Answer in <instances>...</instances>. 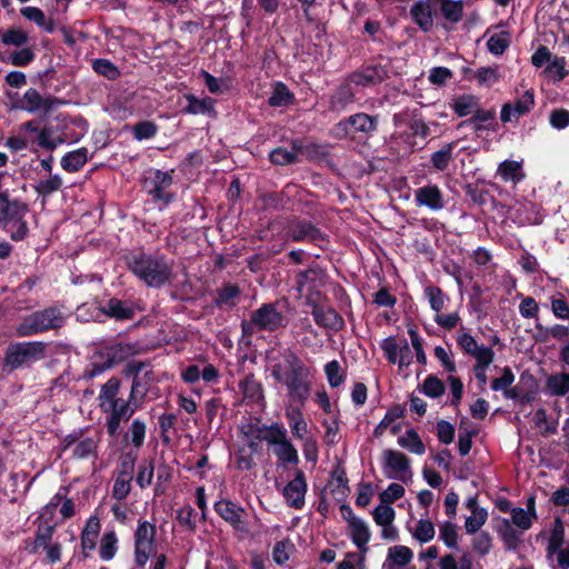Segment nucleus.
<instances>
[{
	"label": "nucleus",
	"mask_w": 569,
	"mask_h": 569,
	"mask_svg": "<svg viewBox=\"0 0 569 569\" xmlns=\"http://www.w3.org/2000/svg\"><path fill=\"white\" fill-rule=\"evenodd\" d=\"M28 207L10 194L8 190L0 191V228L6 231L13 241H20L28 234V224L24 216Z\"/></svg>",
	"instance_id": "f257e3e1"
},
{
	"label": "nucleus",
	"mask_w": 569,
	"mask_h": 569,
	"mask_svg": "<svg viewBox=\"0 0 569 569\" xmlns=\"http://www.w3.org/2000/svg\"><path fill=\"white\" fill-rule=\"evenodd\" d=\"M129 268L149 287H161L172 276V266L162 256L136 254L129 260Z\"/></svg>",
	"instance_id": "f03ea898"
},
{
	"label": "nucleus",
	"mask_w": 569,
	"mask_h": 569,
	"mask_svg": "<svg viewBox=\"0 0 569 569\" xmlns=\"http://www.w3.org/2000/svg\"><path fill=\"white\" fill-rule=\"evenodd\" d=\"M69 313L62 306H50L27 316L16 328L19 337H30L63 327Z\"/></svg>",
	"instance_id": "7ed1b4c3"
},
{
	"label": "nucleus",
	"mask_w": 569,
	"mask_h": 569,
	"mask_svg": "<svg viewBox=\"0 0 569 569\" xmlns=\"http://www.w3.org/2000/svg\"><path fill=\"white\" fill-rule=\"evenodd\" d=\"M272 373L279 382L288 387L291 397L302 400L308 396L309 387L302 367L286 361L284 363L274 366Z\"/></svg>",
	"instance_id": "20e7f679"
},
{
	"label": "nucleus",
	"mask_w": 569,
	"mask_h": 569,
	"mask_svg": "<svg viewBox=\"0 0 569 569\" xmlns=\"http://www.w3.org/2000/svg\"><path fill=\"white\" fill-rule=\"evenodd\" d=\"M299 297L305 305L311 307V313L317 323H320V272L310 268L297 277Z\"/></svg>",
	"instance_id": "39448f33"
},
{
	"label": "nucleus",
	"mask_w": 569,
	"mask_h": 569,
	"mask_svg": "<svg viewBox=\"0 0 569 569\" xmlns=\"http://www.w3.org/2000/svg\"><path fill=\"white\" fill-rule=\"evenodd\" d=\"M257 439H264L273 447V452L282 462L297 463L298 453L291 442L287 439L286 430L277 425L258 428Z\"/></svg>",
	"instance_id": "423d86ee"
},
{
	"label": "nucleus",
	"mask_w": 569,
	"mask_h": 569,
	"mask_svg": "<svg viewBox=\"0 0 569 569\" xmlns=\"http://www.w3.org/2000/svg\"><path fill=\"white\" fill-rule=\"evenodd\" d=\"M157 528L147 520H139L133 535L134 562L138 567H144L149 558L154 555Z\"/></svg>",
	"instance_id": "0eeeda50"
},
{
	"label": "nucleus",
	"mask_w": 569,
	"mask_h": 569,
	"mask_svg": "<svg viewBox=\"0 0 569 569\" xmlns=\"http://www.w3.org/2000/svg\"><path fill=\"white\" fill-rule=\"evenodd\" d=\"M47 343L42 341L10 343L6 352V363L18 368L30 361L44 358Z\"/></svg>",
	"instance_id": "6e6552de"
},
{
	"label": "nucleus",
	"mask_w": 569,
	"mask_h": 569,
	"mask_svg": "<svg viewBox=\"0 0 569 569\" xmlns=\"http://www.w3.org/2000/svg\"><path fill=\"white\" fill-rule=\"evenodd\" d=\"M284 325L283 315L277 309V303H266L251 313L250 321L243 322V330L273 331Z\"/></svg>",
	"instance_id": "1a4fd4ad"
},
{
	"label": "nucleus",
	"mask_w": 569,
	"mask_h": 569,
	"mask_svg": "<svg viewBox=\"0 0 569 569\" xmlns=\"http://www.w3.org/2000/svg\"><path fill=\"white\" fill-rule=\"evenodd\" d=\"M381 465L388 479L406 481L403 475L411 473L410 459L398 450L385 449L382 451Z\"/></svg>",
	"instance_id": "9d476101"
},
{
	"label": "nucleus",
	"mask_w": 569,
	"mask_h": 569,
	"mask_svg": "<svg viewBox=\"0 0 569 569\" xmlns=\"http://www.w3.org/2000/svg\"><path fill=\"white\" fill-rule=\"evenodd\" d=\"M389 77V66L379 62L363 64L349 76V82L358 87H371L381 83Z\"/></svg>",
	"instance_id": "9b49d317"
},
{
	"label": "nucleus",
	"mask_w": 569,
	"mask_h": 569,
	"mask_svg": "<svg viewBox=\"0 0 569 569\" xmlns=\"http://www.w3.org/2000/svg\"><path fill=\"white\" fill-rule=\"evenodd\" d=\"M140 407V405L131 399L129 396L128 399H120L114 406H112L106 413H108L107 418V431L110 436H114L118 433L120 429V425L122 421H128L134 411Z\"/></svg>",
	"instance_id": "f8f14e48"
},
{
	"label": "nucleus",
	"mask_w": 569,
	"mask_h": 569,
	"mask_svg": "<svg viewBox=\"0 0 569 569\" xmlns=\"http://www.w3.org/2000/svg\"><path fill=\"white\" fill-rule=\"evenodd\" d=\"M538 393V380L528 370L521 372L519 382L506 391V398L529 405L535 401Z\"/></svg>",
	"instance_id": "ddd939ff"
},
{
	"label": "nucleus",
	"mask_w": 569,
	"mask_h": 569,
	"mask_svg": "<svg viewBox=\"0 0 569 569\" xmlns=\"http://www.w3.org/2000/svg\"><path fill=\"white\" fill-rule=\"evenodd\" d=\"M535 107V91L533 89L526 90L522 94L516 98L513 102H506L501 107L500 120L503 123L511 122L512 118H519L528 114Z\"/></svg>",
	"instance_id": "4468645a"
},
{
	"label": "nucleus",
	"mask_w": 569,
	"mask_h": 569,
	"mask_svg": "<svg viewBox=\"0 0 569 569\" xmlns=\"http://www.w3.org/2000/svg\"><path fill=\"white\" fill-rule=\"evenodd\" d=\"M216 512L238 531L247 530V511L229 499H221L214 503Z\"/></svg>",
	"instance_id": "2eb2a0df"
},
{
	"label": "nucleus",
	"mask_w": 569,
	"mask_h": 569,
	"mask_svg": "<svg viewBox=\"0 0 569 569\" xmlns=\"http://www.w3.org/2000/svg\"><path fill=\"white\" fill-rule=\"evenodd\" d=\"M410 17L422 32L433 29V19L438 16L436 0H418L410 7Z\"/></svg>",
	"instance_id": "dca6fc26"
},
{
	"label": "nucleus",
	"mask_w": 569,
	"mask_h": 569,
	"mask_svg": "<svg viewBox=\"0 0 569 569\" xmlns=\"http://www.w3.org/2000/svg\"><path fill=\"white\" fill-rule=\"evenodd\" d=\"M172 184V177L168 172L150 170L143 180V188L153 196L156 200L169 203L171 196L166 190Z\"/></svg>",
	"instance_id": "f3484780"
},
{
	"label": "nucleus",
	"mask_w": 569,
	"mask_h": 569,
	"mask_svg": "<svg viewBox=\"0 0 569 569\" xmlns=\"http://www.w3.org/2000/svg\"><path fill=\"white\" fill-rule=\"evenodd\" d=\"M59 103L60 101L58 99L51 97H42L38 90L30 88L24 92L23 97L19 101V108L28 112H49Z\"/></svg>",
	"instance_id": "a211bd4d"
},
{
	"label": "nucleus",
	"mask_w": 569,
	"mask_h": 569,
	"mask_svg": "<svg viewBox=\"0 0 569 569\" xmlns=\"http://www.w3.org/2000/svg\"><path fill=\"white\" fill-rule=\"evenodd\" d=\"M134 461L133 457L127 456L121 462V469L118 472L112 489V497L117 500H123L130 492Z\"/></svg>",
	"instance_id": "6ab92c4d"
},
{
	"label": "nucleus",
	"mask_w": 569,
	"mask_h": 569,
	"mask_svg": "<svg viewBox=\"0 0 569 569\" xmlns=\"http://www.w3.org/2000/svg\"><path fill=\"white\" fill-rule=\"evenodd\" d=\"M472 126L476 132L479 131H496L498 128V123L496 121V110L491 109H481L479 106L476 108L471 117L467 120L460 122L458 128H463Z\"/></svg>",
	"instance_id": "aec40b11"
},
{
	"label": "nucleus",
	"mask_w": 569,
	"mask_h": 569,
	"mask_svg": "<svg viewBox=\"0 0 569 569\" xmlns=\"http://www.w3.org/2000/svg\"><path fill=\"white\" fill-rule=\"evenodd\" d=\"M348 482L349 480L347 478L343 462L341 460H338L330 473V479L328 483L326 485V487H322V493L328 488L336 500H343L346 499L350 491Z\"/></svg>",
	"instance_id": "412c9836"
},
{
	"label": "nucleus",
	"mask_w": 569,
	"mask_h": 569,
	"mask_svg": "<svg viewBox=\"0 0 569 569\" xmlns=\"http://www.w3.org/2000/svg\"><path fill=\"white\" fill-rule=\"evenodd\" d=\"M352 140L370 137L378 130V116L358 112L348 117Z\"/></svg>",
	"instance_id": "4be33fe9"
},
{
	"label": "nucleus",
	"mask_w": 569,
	"mask_h": 569,
	"mask_svg": "<svg viewBox=\"0 0 569 569\" xmlns=\"http://www.w3.org/2000/svg\"><path fill=\"white\" fill-rule=\"evenodd\" d=\"M415 200L418 206H425L433 211L445 207L443 194L437 184L429 183L415 191Z\"/></svg>",
	"instance_id": "5701e85b"
},
{
	"label": "nucleus",
	"mask_w": 569,
	"mask_h": 569,
	"mask_svg": "<svg viewBox=\"0 0 569 569\" xmlns=\"http://www.w3.org/2000/svg\"><path fill=\"white\" fill-rule=\"evenodd\" d=\"M143 363H133L129 367V371L134 373V378L131 385L130 397L134 401H137L140 406L142 405L147 392H148V383L152 379V372L146 371L142 376H140L141 370L143 369Z\"/></svg>",
	"instance_id": "b1692460"
},
{
	"label": "nucleus",
	"mask_w": 569,
	"mask_h": 569,
	"mask_svg": "<svg viewBox=\"0 0 569 569\" xmlns=\"http://www.w3.org/2000/svg\"><path fill=\"white\" fill-rule=\"evenodd\" d=\"M121 382L118 378H110L104 385L101 386L98 395L99 407L103 412H107L114 403L122 399L120 397Z\"/></svg>",
	"instance_id": "393cba45"
},
{
	"label": "nucleus",
	"mask_w": 569,
	"mask_h": 569,
	"mask_svg": "<svg viewBox=\"0 0 569 569\" xmlns=\"http://www.w3.org/2000/svg\"><path fill=\"white\" fill-rule=\"evenodd\" d=\"M437 11L442 18L451 23L457 24L463 17V1L461 0H436Z\"/></svg>",
	"instance_id": "a878e982"
},
{
	"label": "nucleus",
	"mask_w": 569,
	"mask_h": 569,
	"mask_svg": "<svg viewBox=\"0 0 569 569\" xmlns=\"http://www.w3.org/2000/svg\"><path fill=\"white\" fill-rule=\"evenodd\" d=\"M306 493V482L301 473L291 480L283 489V496L291 507L300 508Z\"/></svg>",
	"instance_id": "bb28decb"
},
{
	"label": "nucleus",
	"mask_w": 569,
	"mask_h": 569,
	"mask_svg": "<svg viewBox=\"0 0 569 569\" xmlns=\"http://www.w3.org/2000/svg\"><path fill=\"white\" fill-rule=\"evenodd\" d=\"M355 93L350 87V82L339 86L329 100L328 109L332 112H341L347 106L353 102Z\"/></svg>",
	"instance_id": "cd10ccee"
},
{
	"label": "nucleus",
	"mask_w": 569,
	"mask_h": 569,
	"mask_svg": "<svg viewBox=\"0 0 569 569\" xmlns=\"http://www.w3.org/2000/svg\"><path fill=\"white\" fill-rule=\"evenodd\" d=\"M546 392L552 397H563L569 392V373H551L546 379Z\"/></svg>",
	"instance_id": "c85d7f7f"
},
{
	"label": "nucleus",
	"mask_w": 569,
	"mask_h": 569,
	"mask_svg": "<svg viewBox=\"0 0 569 569\" xmlns=\"http://www.w3.org/2000/svg\"><path fill=\"white\" fill-rule=\"evenodd\" d=\"M350 528V536L352 542L360 551H367V543L370 540V530L361 519H352Z\"/></svg>",
	"instance_id": "c756f323"
},
{
	"label": "nucleus",
	"mask_w": 569,
	"mask_h": 569,
	"mask_svg": "<svg viewBox=\"0 0 569 569\" xmlns=\"http://www.w3.org/2000/svg\"><path fill=\"white\" fill-rule=\"evenodd\" d=\"M412 558L413 552L409 547L401 545L390 547L383 568L388 562H391L388 565L389 569H393V566L405 567L412 560Z\"/></svg>",
	"instance_id": "7c9ffc66"
},
{
	"label": "nucleus",
	"mask_w": 569,
	"mask_h": 569,
	"mask_svg": "<svg viewBox=\"0 0 569 569\" xmlns=\"http://www.w3.org/2000/svg\"><path fill=\"white\" fill-rule=\"evenodd\" d=\"M480 99L473 94H461L453 99L451 108L459 118H465L473 113L479 106Z\"/></svg>",
	"instance_id": "2f4dec72"
},
{
	"label": "nucleus",
	"mask_w": 569,
	"mask_h": 569,
	"mask_svg": "<svg viewBox=\"0 0 569 569\" xmlns=\"http://www.w3.org/2000/svg\"><path fill=\"white\" fill-rule=\"evenodd\" d=\"M99 442L100 436L98 433L81 438L73 448V457L77 459H86L91 456L96 457Z\"/></svg>",
	"instance_id": "473e14b6"
},
{
	"label": "nucleus",
	"mask_w": 569,
	"mask_h": 569,
	"mask_svg": "<svg viewBox=\"0 0 569 569\" xmlns=\"http://www.w3.org/2000/svg\"><path fill=\"white\" fill-rule=\"evenodd\" d=\"M88 161L87 148H79L68 152L61 159V167L68 172L79 171Z\"/></svg>",
	"instance_id": "72a5a7b5"
},
{
	"label": "nucleus",
	"mask_w": 569,
	"mask_h": 569,
	"mask_svg": "<svg viewBox=\"0 0 569 569\" xmlns=\"http://www.w3.org/2000/svg\"><path fill=\"white\" fill-rule=\"evenodd\" d=\"M100 532V520L97 517H90L81 533V547L83 551L93 550L96 539Z\"/></svg>",
	"instance_id": "f704fd0d"
},
{
	"label": "nucleus",
	"mask_w": 569,
	"mask_h": 569,
	"mask_svg": "<svg viewBox=\"0 0 569 569\" xmlns=\"http://www.w3.org/2000/svg\"><path fill=\"white\" fill-rule=\"evenodd\" d=\"M455 142L446 143L440 150L435 151L430 156L431 166L438 171H445L448 169L450 162L453 159Z\"/></svg>",
	"instance_id": "c9c22d12"
},
{
	"label": "nucleus",
	"mask_w": 569,
	"mask_h": 569,
	"mask_svg": "<svg viewBox=\"0 0 569 569\" xmlns=\"http://www.w3.org/2000/svg\"><path fill=\"white\" fill-rule=\"evenodd\" d=\"M300 153H305V150L301 147L297 148L293 146L290 150L284 147H279L270 152V160L274 164L286 166L297 161Z\"/></svg>",
	"instance_id": "e433bc0d"
},
{
	"label": "nucleus",
	"mask_w": 569,
	"mask_h": 569,
	"mask_svg": "<svg viewBox=\"0 0 569 569\" xmlns=\"http://www.w3.org/2000/svg\"><path fill=\"white\" fill-rule=\"evenodd\" d=\"M103 311L117 320L131 319L134 315V309L130 305L118 299H110Z\"/></svg>",
	"instance_id": "4c0bfd02"
},
{
	"label": "nucleus",
	"mask_w": 569,
	"mask_h": 569,
	"mask_svg": "<svg viewBox=\"0 0 569 569\" xmlns=\"http://www.w3.org/2000/svg\"><path fill=\"white\" fill-rule=\"evenodd\" d=\"M418 390L429 398L437 399L446 392V385L436 375L430 373L426 377L422 385L418 387Z\"/></svg>",
	"instance_id": "58836bf2"
},
{
	"label": "nucleus",
	"mask_w": 569,
	"mask_h": 569,
	"mask_svg": "<svg viewBox=\"0 0 569 569\" xmlns=\"http://www.w3.org/2000/svg\"><path fill=\"white\" fill-rule=\"evenodd\" d=\"M521 169L520 162L515 160H505L499 164L497 173L503 181H512L517 183L525 177Z\"/></svg>",
	"instance_id": "ea45409f"
},
{
	"label": "nucleus",
	"mask_w": 569,
	"mask_h": 569,
	"mask_svg": "<svg viewBox=\"0 0 569 569\" xmlns=\"http://www.w3.org/2000/svg\"><path fill=\"white\" fill-rule=\"evenodd\" d=\"M325 373L331 388L340 387L347 379L346 369L338 360H331L325 365Z\"/></svg>",
	"instance_id": "a19ab883"
},
{
	"label": "nucleus",
	"mask_w": 569,
	"mask_h": 569,
	"mask_svg": "<svg viewBox=\"0 0 569 569\" xmlns=\"http://www.w3.org/2000/svg\"><path fill=\"white\" fill-rule=\"evenodd\" d=\"M398 445L419 456L426 451V446L415 429H409L406 431V436L399 437Z\"/></svg>",
	"instance_id": "79ce46f5"
},
{
	"label": "nucleus",
	"mask_w": 569,
	"mask_h": 569,
	"mask_svg": "<svg viewBox=\"0 0 569 569\" xmlns=\"http://www.w3.org/2000/svg\"><path fill=\"white\" fill-rule=\"evenodd\" d=\"M20 13L23 18L34 22L38 27L42 28L47 32H52L54 30L53 22L48 20L43 11L39 8L24 7L20 10Z\"/></svg>",
	"instance_id": "37998d69"
},
{
	"label": "nucleus",
	"mask_w": 569,
	"mask_h": 569,
	"mask_svg": "<svg viewBox=\"0 0 569 569\" xmlns=\"http://www.w3.org/2000/svg\"><path fill=\"white\" fill-rule=\"evenodd\" d=\"M188 106L186 107L184 111L191 114H204V113H211L213 112V104L214 101L211 98H204V99H198L193 94H186L184 96Z\"/></svg>",
	"instance_id": "c03bdc74"
},
{
	"label": "nucleus",
	"mask_w": 569,
	"mask_h": 569,
	"mask_svg": "<svg viewBox=\"0 0 569 569\" xmlns=\"http://www.w3.org/2000/svg\"><path fill=\"white\" fill-rule=\"evenodd\" d=\"M511 43L510 33L501 31L492 34L487 41V49L495 56H501L509 48Z\"/></svg>",
	"instance_id": "a18cd8bd"
},
{
	"label": "nucleus",
	"mask_w": 569,
	"mask_h": 569,
	"mask_svg": "<svg viewBox=\"0 0 569 569\" xmlns=\"http://www.w3.org/2000/svg\"><path fill=\"white\" fill-rule=\"evenodd\" d=\"M405 416V409L400 405H395L389 408L382 418V420L377 425L373 430V436L379 438L383 435L386 429L391 426L397 419H400Z\"/></svg>",
	"instance_id": "49530a36"
},
{
	"label": "nucleus",
	"mask_w": 569,
	"mask_h": 569,
	"mask_svg": "<svg viewBox=\"0 0 569 569\" xmlns=\"http://www.w3.org/2000/svg\"><path fill=\"white\" fill-rule=\"evenodd\" d=\"M268 101L272 107H287L292 103L293 94L289 91L287 86L279 82L273 87Z\"/></svg>",
	"instance_id": "de8ad7c7"
},
{
	"label": "nucleus",
	"mask_w": 569,
	"mask_h": 569,
	"mask_svg": "<svg viewBox=\"0 0 569 569\" xmlns=\"http://www.w3.org/2000/svg\"><path fill=\"white\" fill-rule=\"evenodd\" d=\"M57 523H37V531L33 542L32 551H37L42 546H47L48 543H51V539L53 536V532L56 530Z\"/></svg>",
	"instance_id": "09e8293b"
},
{
	"label": "nucleus",
	"mask_w": 569,
	"mask_h": 569,
	"mask_svg": "<svg viewBox=\"0 0 569 569\" xmlns=\"http://www.w3.org/2000/svg\"><path fill=\"white\" fill-rule=\"evenodd\" d=\"M565 542V527L562 521L557 518L551 530L547 552L549 556L555 555L559 549H561Z\"/></svg>",
	"instance_id": "8fccbe9b"
},
{
	"label": "nucleus",
	"mask_w": 569,
	"mask_h": 569,
	"mask_svg": "<svg viewBox=\"0 0 569 569\" xmlns=\"http://www.w3.org/2000/svg\"><path fill=\"white\" fill-rule=\"evenodd\" d=\"M0 39L6 46L22 47L28 42L29 37L22 29L11 28L0 30Z\"/></svg>",
	"instance_id": "3c124183"
},
{
	"label": "nucleus",
	"mask_w": 569,
	"mask_h": 569,
	"mask_svg": "<svg viewBox=\"0 0 569 569\" xmlns=\"http://www.w3.org/2000/svg\"><path fill=\"white\" fill-rule=\"evenodd\" d=\"M63 139L60 137H54L52 127H44L39 130L37 142L39 147L47 150H54L59 144L63 143Z\"/></svg>",
	"instance_id": "603ef678"
},
{
	"label": "nucleus",
	"mask_w": 569,
	"mask_h": 569,
	"mask_svg": "<svg viewBox=\"0 0 569 569\" xmlns=\"http://www.w3.org/2000/svg\"><path fill=\"white\" fill-rule=\"evenodd\" d=\"M435 526L429 519H420L417 522L416 529L412 533L413 538L420 543H427L435 538Z\"/></svg>",
	"instance_id": "864d4df0"
},
{
	"label": "nucleus",
	"mask_w": 569,
	"mask_h": 569,
	"mask_svg": "<svg viewBox=\"0 0 569 569\" xmlns=\"http://www.w3.org/2000/svg\"><path fill=\"white\" fill-rule=\"evenodd\" d=\"M295 550L296 547L289 539L278 541L272 551L273 560L278 565H283L290 559Z\"/></svg>",
	"instance_id": "5fc2aeb1"
},
{
	"label": "nucleus",
	"mask_w": 569,
	"mask_h": 569,
	"mask_svg": "<svg viewBox=\"0 0 569 569\" xmlns=\"http://www.w3.org/2000/svg\"><path fill=\"white\" fill-rule=\"evenodd\" d=\"M343 326V318L335 309H325L322 306V328L337 332L341 330Z\"/></svg>",
	"instance_id": "6e6d98bb"
},
{
	"label": "nucleus",
	"mask_w": 569,
	"mask_h": 569,
	"mask_svg": "<svg viewBox=\"0 0 569 569\" xmlns=\"http://www.w3.org/2000/svg\"><path fill=\"white\" fill-rule=\"evenodd\" d=\"M537 330L541 335V340L546 341L550 336L557 340H563L569 337V327L563 325H555L552 327H543L540 323L536 325Z\"/></svg>",
	"instance_id": "4d7b16f0"
},
{
	"label": "nucleus",
	"mask_w": 569,
	"mask_h": 569,
	"mask_svg": "<svg viewBox=\"0 0 569 569\" xmlns=\"http://www.w3.org/2000/svg\"><path fill=\"white\" fill-rule=\"evenodd\" d=\"M502 375L499 378H495L491 381L490 388L493 391H502L503 397L506 398V391L511 388V385L515 381V373L512 372L511 368L506 366L502 368Z\"/></svg>",
	"instance_id": "13d9d810"
},
{
	"label": "nucleus",
	"mask_w": 569,
	"mask_h": 569,
	"mask_svg": "<svg viewBox=\"0 0 569 569\" xmlns=\"http://www.w3.org/2000/svg\"><path fill=\"white\" fill-rule=\"evenodd\" d=\"M488 512L486 509L473 510V513L466 519L465 528L467 533L475 535L486 523Z\"/></svg>",
	"instance_id": "bf43d9fd"
},
{
	"label": "nucleus",
	"mask_w": 569,
	"mask_h": 569,
	"mask_svg": "<svg viewBox=\"0 0 569 569\" xmlns=\"http://www.w3.org/2000/svg\"><path fill=\"white\" fill-rule=\"evenodd\" d=\"M408 128L412 137H420L426 139L431 133L430 127L426 123L422 116L417 111L413 112V116L408 123Z\"/></svg>",
	"instance_id": "052dcab7"
},
{
	"label": "nucleus",
	"mask_w": 569,
	"mask_h": 569,
	"mask_svg": "<svg viewBox=\"0 0 569 569\" xmlns=\"http://www.w3.org/2000/svg\"><path fill=\"white\" fill-rule=\"evenodd\" d=\"M239 387L246 398L251 400H259L261 398V386L254 379L253 375L247 376L240 383Z\"/></svg>",
	"instance_id": "680f3d73"
},
{
	"label": "nucleus",
	"mask_w": 569,
	"mask_h": 569,
	"mask_svg": "<svg viewBox=\"0 0 569 569\" xmlns=\"http://www.w3.org/2000/svg\"><path fill=\"white\" fill-rule=\"evenodd\" d=\"M131 353L132 348L130 345L118 343L108 348L106 350L104 357H107L110 360V362L114 366L116 363L123 361Z\"/></svg>",
	"instance_id": "e2e57ef3"
},
{
	"label": "nucleus",
	"mask_w": 569,
	"mask_h": 569,
	"mask_svg": "<svg viewBox=\"0 0 569 569\" xmlns=\"http://www.w3.org/2000/svg\"><path fill=\"white\" fill-rule=\"evenodd\" d=\"M466 194L467 197L479 207L486 206L491 198L490 192L480 188L478 184L468 183L466 186Z\"/></svg>",
	"instance_id": "0e129e2a"
},
{
	"label": "nucleus",
	"mask_w": 569,
	"mask_h": 569,
	"mask_svg": "<svg viewBox=\"0 0 569 569\" xmlns=\"http://www.w3.org/2000/svg\"><path fill=\"white\" fill-rule=\"evenodd\" d=\"M473 78L477 79L479 86L490 87L499 81L500 76L497 68L481 67L473 73Z\"/></svg>",
	"instance_id": "69168bd1"
},
{
	"label": "nucleus",
	"mask_w": 569,
	"mask_h": 569,
	"mask_svg": "<svg viewBox=\"0 0 569 569\" xmlns=\"http://www.w3.org/2000/svg\"><path fill=\"white\" fill-rule=\"evenodd\" d=\"M440 539L443 543L451 549H458V533L456 525L446 521L440 526Z\"/></svg>",
	"instance_id": "338daca9"
},
{
	"label": "nucleus",
	"mask_w": 569,
	"mask_h": 569,
	"mask_svg": "<svg viewBox=\"0 0 569 569\" xmlns=\"http://www.w3.org/2000/svg\"><path fill=\"white\" fill-rule=\"evenodd\" d=\"M375 522L378 526L391 525L396 517V511L389 505H379L372 512Z\"/></svg>",
	"instance_id": "774afa93"
}]
</instances>
